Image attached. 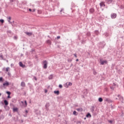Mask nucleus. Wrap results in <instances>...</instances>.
I'll return each mask as SVG.
<instances>
[{
    "label": "nucleus",
    "instance_id": "4be33fe9",
    "mask_svg": "<svg viewBox=\"0 0 124 124\" xmlns=\"http://www.w3.org/2000/svg\"><path fill=\"white\" fill-rule=\"evenodd\" d=\"M73 115H78V114H77V111H73Z\"/></svg>",
    "mask_w": 124,
    "mask_h": 124
},
{
    "label": "nucleus",
    "instance_id": "20e7f679",
    "mask_svg": "<svg viewBox=\"0 0 124 124\" xmlns=\"http://www.w3.org/2000/svg\"><path fill=\"white\" fill-rule=\"evenodd\" d=\"M117 17V14L115 13H113L111 14V19H115Z\"/></svg>",
    "mask_w": 124,
    "mask_h": 124
},
{
    "label": "nucleus",
    "instance_id": "bb28decb",
    "mask_svg": "<svg viewBox=\"0 0 124 124\" xmlns=\"http://www.w3.org/2000/svg\"><path fill=\"white\" fill-rule=\"evenodd\" d=\"M6 93L8 94V95H11V92H7Z\"/></svg>",
    "mask_w": 124,
    "mask_h": 124
},
{
    "label": "nucleus",
    "instance_id": "a211bd4d",
    "mask_svg": "<svg viewBox=\"0 0 124 124\" xmlns=\"http://www.w3.org/2000/svg\"><path fill=\"white\" fill-rule=\"evenodd\" d=\"M87 35L88 36H91V32H87Z\"/></svg>",
    "mask_w": 124,
    "mask_h": 124
},
{
    "label": "nucleus",
    "instance_id": "58836bf2",
    "mask_svg": "<svg viewBox=\"0 0 124 124\" xmlns=\"http://www.w3.org/2000/svg\"><path fill=\"white\" fill-rule=\"evenodd\" d=\"M35 11V9H33L32 10V12H34Z\"/></svg>",
    "mask_w": 124,
    "mask_h": 124
},
{
    "label": "nucleus",
    "instance_id": "c03bdc74",
    "mask_svg": "<svg viewBox=\"0 0 124 124\" xmlns=\"http://www.w3.org/2000/svg\"><path fill=\"white\" fill-rule=\"evenodd\" d=\"M79 61V59H77L76 62H78Z\"/></svg>",
    "mask_w": 124,
    "mask_h": 124
},
{
    "label": "nucleus",
    "instance_id": "f03ea898",
    "mask_svg": "<svg viewBox=\"0 0 124 124\" xmlns=\"http://www.w3.org/2000/svg\"><path fill=\"white\" fill-rule=\"evenodd\" d=\"M9 85H10V83L7 81H5V82L3 83V87L4 88H6Z\"/></svg>",
    "mask_w": 124,
    "mask_h": 124
},
{
    "label": "nucleus",
    "instance_id": "8fccbe9b",
    "mask_svg": "<svg viewBox=\"0 0 124 124\" xmlns=\"http://www.w3.org/2000/svg\"><path fill=\"white\" fill-rule=\"evenodd\" d=\"M6 62H8V60H7Z\"/></svg>",
    "mask_w": 124,
    "mask_h": 124
},
{
    "label": "nucleus",
    "instance_id": "393cba45",
    "mask_svg": "<svg viewBox=\"0 0 124 124\" xmlns=\"http://www.w3.org/2000/svg\"><path fill=\"white\" fill-rule=\"evenodd\" d=\"M8 75L9 77H11V74L10 73L8 72Z\"/></svg>",
    "mask_w": 124,
    "mask_h": 124
},
{
    "label": "nucleus",
    "instance_id": "de8ad7c7",
    "mask_svg": "<svg viewBox=\"0 0 124 124\" xmlns=\"http://www.w3.org/2000/svg\"><path fill=\"white\" fill-rule=\"evenodd\" d=\"M62 10H61L60 11V12H62Z\"/></svg>",
    "mask_w": 124,
    "mask_h": 124
},
{
    "label": "nucleus",
    "instance_id": "a18cd8bd",
    "mask_svg": "<svg viewBox=\"0 0 124 124\" xmlns=\"http://www.w3.org/2000/svg\"><path fill=\"white\" fill-rule=\"evenodd\" d=\"M78 124H81V122H78Z\"/></svg>",
    "mask_w": 124,
    "mask_h": 124
},
{
    "label": "nucleus",
    "instance_id": "6e6d98bb",
    "mask_svg": "<svg viewBox=\"0 0 124 124\" xmlns=\"http://www.w3.org/2000/svg\"><path fill=\"white\" fill-rule=\"evenodd\" d=\"M35 80H36V78H35Z\"/></svg>",
    "mask_w": 124,
    "mask_h": 124
},
{
    "label": "nucleus",
    "instance_id": "1a4fd4ad",
    "mask_svg": "<svg viewBox=\"0 0 124 124\" xmlns=\"http://www.w3.org/2000/svg\"><path fill=\"white\" fill-rule=\"evenodd\" d=\"M90 13H93L94 12V9L93 8H91L90 9Z\"/></svg>",
    "mask_w": 124,
    "mask_h": 124
},
{
    "label": "nucleus",
    "instance_id": "72a5a7b5",
    "mask_svg": "<svg viewBox=\"0 0 124 124\" xmlns=\"http://www.w3.org/2000/svg\"><path fill=\"white\" fill-rule=\"evenodd\" d=\"M108 123H109L110 124H112V121H110V120L108 121Z\"/></svg>",
    "mask_w": 124,
    "mask_h": 124
},
{
    "label": "nucleus",
    "instance_id": "79ce46f5",
    "mask_svg": "<svg viewBox=\"0 0 124 124\" xmlns=\"http://www.w3.org/2000/svg\"><path fill=\"white\" fill-rule=\"evenodd\" d=\"M29 11L31 12V9H29Z\"/></svg>",
    "mask_w": 124,
    "mask_h": 124
},
{
    "label": "nucleus",
    "instance_id": "b1692460",
    "mask_svg": "<svg viewBox=\"0 0 124 124\" xmlns=\"http://www.w3.org/2000/svg\"><path fill=\"white\" fill-rule=\"evenodd\" d=\"M9 67H7L6 69V72H8V71H9Z\"/></svg>",
    "mask_w": 124,
    "mask_h": 124
},
{
    "label": "nucleus",
    "instance_id": "39448f33",
    "mask_svg": "<svg viewBox=\"0 0 124 124\" xmlns=\"http://www.w3.org/2000/svg\"><path fill=\"white\" fill-rule=\"evenodd\" d=\"M19 66L21 67H23V68H25V67H26V65H24L23 63H22V62H19Z\"/></svg>",
    "mask_w": 124,
    "mask_h": 124
},
{
    "label": "nucleus",
    "instance_id": "9b49d317",
    "mask_svg": "<svg viewBox=\"0 0 124 124\" xmlns=\"http://www.w3.org/2000/svg\"><path fill=\"white\" fill-rule=\"evenodd\" d=\"M54 93L56 94V95H59V93H60L59 91H55Z\"/></svg>",
    "mask_w": 124,
    "mask_h": 124
},
{
    "label": "nucleus",
    "instance_id": "3c124183",
    "mask_svg": "<svg viewBox=\"0 0 124 124\" xmlns=\"http://www.w3.org/2000/svg\"><path fill=\"white\" fill-rule=\"evenodd\" d=\"M47 92V91L46 90V91H45V93H46Z\"/></svg>",
    "mask_w": 124,
    "mask_h": 124
},
{
    "label": "nucleus",
    "instance_id": "a19ab883",
    "mask_svg": "<svg viewBox=\"0 0 124 124\" xmlns=\"http://www.w3.org/2000/svg\"><path fill=\"white\" fill-rule=\"evenodd\" d=\"M8 19L9 20H11V17H9Z\"/></svg>",
    "mask_w": 124,
    "mask_h": 124
},
{
    "label": "nucleus",
    "instance_id": "7ed1b4c3",
    "mask_svg": "<svg viewBox=\"0 0 124 124\" xmlns=\"http://www.w3.org/2000/svg\"><path fill=\"white\" fill-rule=\"evenodd\" d=\"M72 83L71 82H67L66 84L64 85V87L66 88H68V86H72Z\"/></svg>",
    "mask_w": 124,
    "mask_h": 124
},
{
    "label": "nucleus",
    "instance_id": "c85d7f7f",
    "mask_svg": "<svg viewBox=\"0 0 124 124\" xmlns=\"http://www.w3.org/2000/svg\"><path fill=\"white\" fill-rule=\"evenodd\" d=\"M59 87L60 88H62V85L61 84H60L59 85Z\"/></svg>",
    "mask_w": 124,
    "mask_h": 124
},
{
    "label": "nucleus",
    "instance_id": "37998d69",
    "mask_svg": "<svg viewBox=\"0 0 124 124\" xmlns=\"http://www.w3.org/2000/svg\"><path fill=\"white\" fill-rule=\"evenodd\" d=\"M13 65H14L13 64H12V63L11 64V67H12Z\"/></svg>",
    "mask_w": 124,
    "mask_h": 124
},
{
    "label": "nucleus",
    "instance_id": "5701e85b",
    "mask_svg": "<svg viewBox=\"0 0 124 124\" xmlns=\"http://www.w3.org/2000/svg\"><path fill=\"white\" fill-rule=\"evenodd\" d=\"M95 33L97 35H98V33H99V32H98V31H95Z\"/></svg>",
    "mask_w": 124,
    "mask_h": 124
},
{
    "label": "nucleus",
    "instance_id": "473e14b6",
    "mask_svg": "<svg viewBox=\"0 0 124 124\" xmlns=\"http://www.w3.org/2000/svg\"><path fill=\"white\" fill-rule=\"evenodd\" d=\"M25 106H27L28 104L27 103V101H25Z\"/></svg>",
    "mask_w": 124,
    "mask_h": 124
},
{
    "label": "nucleus",
    "instance_id": "aec40b11",
    "mask_svg": "<svg viewBox=\"0 0 124 124\" xmlns=\"http://www.w3.org/2000/svg\"><path fill=\"white\" fill-rule=\"evenodd\" d=\"M46 42L48 44H51V41L50 40H47Z\"/></svg>",
    "mask_w": 124,
    "mask_h": 124
},
{
    "label": "nucleus",
    "instance_id": "09e8293b",
    "mask_svg": "<svg viewBox=\"0 0 124 124\" xmlns=\"http://www.w3.org/2000/svg\"><path fill=\"white\" fill-rule=\"evenodd\" d=\"M1 93H0V96H1Z\"/></svg>",
    "mask_w": 124,
    "mask_h": 124
},
{
    "label": "nucleus",
    "instance_id": "0eeeda50",
    "mask_svg": "<svg viewBox=\"0 0 124 124\" xmlns=\"http://www.w3.org/2000/svg\"><path fill=\"white\" fill-rule=\"evenodd\" d=\"M104 63H107V61H103L101 62V64H102V65H103Z\"/></svg>",
    "mask_w": 124,
    "mask_h": 124
},
{
    "label": "nucleus",
    "instance_id": "423d86ee",
    "mask_svg": "<svg viewBox=\"0 0 124 124\" xmlns=\"http://www.w3.org/2000/svg\"><path fill=\"white\" fill-rule=\"evenodd\" d=\"M25 33L27 35H28V36H31V35H32V32H25Z\"/></svg>",
    "mask_w": 124,
    "mask_h": 124
},
{
    "label": "nucleus",
    "instance_id": "4468645a",
    "mask_svg": "<svg viewBox=\"0 0 124 124\" xmlns=\"http://www.w3.org/2000/svg\"><path fill=\"white\" fill-rule=\"evenodd\" d=\"M4 104L5 106H8V102L6 100H4Z\"/></svg>",
    "mask_w": 124,
    "mask_h": 124
},
{
    "label": "nucleus",
    "instance_id": "2eb2a0df",
    "mask_svg": "<svg viewBox=\"0 0 124 124\" xmlns=\"http://www.w3.org/2000/svg\"><path fill=\"white\" fill-rule=\"evenodd\" d=\"M98 101H99V102H102V101H103L102 98L100 97L99 98H98Z\"/></svg>",
    "mask_w": 124,
    "mask_h": 124
},
{
    "label": "nucleus",
    "instance_id": "7c9ffc66",
    "mask_svg": "<svg viewBox=\"0 0 124 124\" xmlns=\"http://www.w3.org/2000/svg\"><path fill=\"white\" fill-rule=\"evenodd\" d=\"M53 77H54V76H53V75H51L49 77V78H53Z\"/></svg>",
    "mask_w": 124,
    "mask_h": 124
},
{
    "label": "nucleus",
    "instance_id": "6e6552de",
    "mask_svg": "<svg viewBox=\"0 0 124 124\" xmlns=\"http://www.w3.org/2000/svg\"><path fill=\"white\" fill-rule=\"evenodd\" d=\"M100 6H101V7H102V6L105 7V4H104V2H101L100 3Z\"/></svg>",
    "mask_w": 124,
    "mask_h": 124
},
{
    "label": "nucleus",
    "instance_id": "ddd939ff",
    "mask_svg": "<svg viewBox=\"0 0 124 124\" xmlns=\"http://www.w3.org/2000/svg\"><path fill=\"white\" fill-rule=\"evenodd\" d=\"M20 86H21V87H25L26 86V84H25L24 82H22L20 84Z\"/></svg>",
    "mask_w": 124,
    "mask_h": 124
},
{
    "label": "nucleus",
    "instance_id": "c756f323",
    "mask_svg": "<svg viewBox=\"0 0 124 124\" xmlns=\"http://www.w3.org/2000/svg\"><path fill=\"white\" fill-rule=\"evenodd\" d=\"M105 101H106L108 102H109V99H106L105 100Z\"/></svg>",
    "mask_w": 124,
    "mask_h": 124
},
{
    "label": "nucleus",
    "instance_id": "9d476101",
    "mask_svg": "<svg viewBox=\"0 0 124 124\" xmlns=\"http://www.w3.org/2000/svg\"><path fill=\"white\" fill-rule=\"evenodd\" d=\"M107 2H108V3H112L113 2V0H106Z\"/></svg>",
    "mask_w": 124,
    "mask_h": 124
},
{
    "label": "nucleus",
    "instance_id": "c9c22d12",
    "mask_svg": "<svg viewBox=\"0 0 124 124\" xmlns=\"http://www.w3.org/2000/svg\"><path fill=\"white\" fill-rule=\"evenodd\" d=\"M74 56H75V58H77V55H76V54H74Z\"/></svg>",
    "mask_w": 124,
    "mask_h": 124
},
{
    "label": "nucleus",
    "instance_id": "f8f14e48",
    "mask_svg": "<svg viewBox=\"0 0 124 124\" xmlns=\"http://www.w3.org/2000/svg\"><path fill=\"white\" fill-rule=\"evenodd\" d=\"M76 110H78V111H80V112L83 111L82 108H77Z\"/></svg>",
    "mask_w": 124,
    "mask_h": 124
},
{
    "label": "nucleus",
    "instance_id": "49530a36",
    "mask_svg": "<svg viewBox=\"0 0 124 124\" xmlns=\"http://www.w3.org/2000/svg\"><path fill=\"white\" fill-rule=\"evenodd\" d=\"M72 60H70V61L68 60V62H72Z\"/></svg>",
    "mask_w": 124,
    "mask_h": 124
},
{
    "label": "nucleus",
    "instance_id": "a878e982",
    "mask_svg": "<svg viewBox=\"0 0 124 124\" xmlns=\"http://www.w3.org/2000/svg\"><path fill=\"white\" fill-rule=\"evenodd\" d=\"M18 38V37H17V36H14V39H15L16 40H17Z\"/></svg>",
    "mask_w": 124,
    "mask_h": 124
},
{
    "label": "nucleus",
    "instance_id": "6ab92c4d",
    "mask_svg": "<svg viewBox=\"0 0 124 124\" xmlns=\"http://www.w3.org/2000/svg\"><path fill=\"white\" fill-rule=\"evenodd\" d=\"M0 58L1 59V60H3V56L2 55V54H0Z\"/></svg>",
    "mask_w": 124,
    "mask_h": 124
},
{
    "label": "nucleus",
    "instance_id": "603ef678",
    "mask_svg": "<svg viewBox=\"0 0 124 124\" xmlns=\"http://www.w3.org/2000/svg\"><path fill=\"white\" fill-rule=\"evenodd\" d=\"M26 113H28V111L27 110H26Z\"/></svg>",
    "mask_w": 124,
    "mask_h": 124
},
{
    "label": "nucleus",
    "instance_id": "f704fd0d",
    "mask_svg": "<svg viewBox=\"0 0 124 124\" xmlns=\"http://www.w3.org/2000/svg\"><path fill=\"white\" fill-rule=\"evenodd\" d=\"M60 38H61V36H57V39H60Z\"/></svg>",
    "mask_w": 124,
    "mask_h": 124
},
{
    "label": "nucleus",
    "instance_id": "f3484780",
    "mask_svg": "<svg viewBox=\"0 0 124 124\" xmlns=\"http://www.w3.org/2000/svg\"><path fill=\"white\" fill-rule=\"evenodd\" d=\"M17 110H18L17 108H13V111H15V112L17 111Z\"/></svg>",
    "mask_w": 124,
    "mask_h": 124
},
{
    "label": "nucleus",
    "instance_id": "2f4dec72",
    "mask_svg": "<svg viewBox=\"0 0 124 124\" xmlns=\"http://www.w3.org/2000/svg\"><path fill=\"white\" fill-rule=\"evenodd\" d=\"M3 81V78H0V82H2Z\"/></svg>",
    "mask_w": 124,
    "mask_h": 124
},
{
    "label": "nucleus",
    "instance_id": "e433bc0d",
    "mask_svg": "<svg viewBox=\"0 0 124 124\" xmlns=\"http://www.w3.org/2000/svg\"><path fill=\"white\" fill-rule=\"evenodd\" d=\"M8 22H9V23H10V24H12V22H11V21H10V20H8Z\"/></svg>",
    "mask_w": 124,
    "mask_h": 124
},
{
    "label": "nucleus",
    "instance_id": "ea45409f",
    "mask_svg": "<svg viewBox=\"0 0 124 124\" xmlns=\"http://www.w3.org/2000/svg\"><path fill=\"white\" fill-rule=\"evenodd\" d=\"M8 98H11V96H10V95H8Z\"/></svg>",
    "mask_w": 124,
    "mask_h": 124
},
{
    "label": "nucleus",
    "instance_id": "dca6fc26",
    "mask_svg": "<svg viewBox=\"0 0 124 124\" xmlns=\"http://www.w3.org/2000/svg\"><path fill=\"white\" fill-rule=\"evenodd\" d=\"M86 117H91V115L90 113H88L86 115Z\"/></svg>",
    "mask_w": 124,
    "mask_h": 124
},
{
    "label": "nucleus",
    "instance_id": "cd10ccee",
    "mask_svg": "<svg viewBox=\"0 0 124 124\" xmlns=\"http://www.w3.org/2000/svg\"><path fill=\"white\" fill-rule=\"evenodd\" d=\"M38 14H41V11L38 10Z\"/></svg>",
    "mask_w": 124,
    "mask_h": 124
},
{
    "label": "nucleus",
    "instance_id": "5fc2aeb1",
    "mask_svg": "<svg viewBox=\"0 0 124 124\" xmlns=\"http://www.w3.org/2000/svg\"><path fill=\"white\" fill-rule=\"evenodd\" d=\"M0 78H2V77H0Z\"/></svg>",
    "mask_w": 124,
    "mask_h": 124
},
{
    "label": "nucleus",
    "instance_id": "864d4df0",
    "mask_svg": "<svg viewBox=\"0 0 124 124\" xmlns=\"http://www.w3.org/2000/svg\"><path fill=\"white\" fill-rule=\"evenodd\" d=\"M84 120H86V118H84Z\"/></svg>",
    "mask_w": 124,
    "mask_h": 124
},
{
    "label": "nucleus",
    "instance_id": "4c0bfd02",
    "mask_svg": "<svg viewBox=\"0 0 124 124\" xmlns=\"http://www.w3.org/2000/svg\"><path fill=\"white\" fill-rule=\"evenodd\" d=\"M13 1H14V0H10L11 2H13Z\"/></svg>",
    "mask_w": 124,
    "mask_h": 124
},
{
    "label": "nucleus",
    "instance_id": "f257e3e1",
    "mask_svg": "<svg viewBox=\"0 0 124 124\" xmlns=\"http://www.w3.org/2000/svg\"><path fill=\"white\" fill-rule=\"evenodd\" d=\"M43 68H44V69H46L47 67V65H48V62H47V61H44L43 62Z\"/></svg>",
    "mask_w": 124,
    "mask_h": 124
},
{
    "label": "nucleus",
    "instance_id": "412c9836",
    "mask_svg": "<svg viewBox=\"0 0 124 124\" xmlns=\"http://www.w3.org/2000/svg\"><path fill=\"white\" fill-rule=\"evenodd\" d=\"M0 22H1L2 23V24H3V23H4V20L0 19Z\"/></svg>",
    "mask_w": 124,
    "mask_h": 124
}]
</instances>
